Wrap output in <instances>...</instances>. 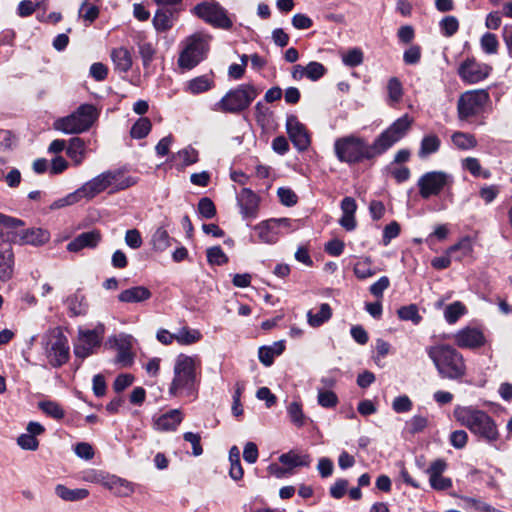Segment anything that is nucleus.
<instances>
[{"mask_svg": "<svg viewBox=\"0 0 512 512\" xmlns=\"http://www.w3.org/2000/svg\"><path fill=\"white\" fill-rule=\"evenodd\" d=\"M460 251V255L456 257L457 260H461L463 257L470 255L473 251V244L469 237L462 238L458 243L451 246L448 250V254Z\"/></svg>", "mask_w": 512, "mask_h": 512, "instance_id": "53", "label": "nucleus"}, {"mask_svg": "<svg viewBox=\"0 0 512 512\" xmlns=\"http://www.w3.org/2000/svg\"><path fill=\"white\" fill-rule=\"evenodd\" d=\"M353 271L355 276L360 280L370 278L376 274V270L372 267V263L369 258L357 261L354 265Z\"/></svg>", "mask_w": 512, "mask_h": 512, "instance_id": "48", "label": "nucleus"}, {"mask_svg": "<svg viewBox=\"0 0 512 512\" xmlns=\"http://www.w3.org/2000/svg\"><path fill=\"white\" fill-rule=\"evenodd\" d=\"M200 361L197 357L186 354H179L175 359L173 368V379L169 386L171 396H196L198 391L199 379L197 368Z\"/></svg>", "mask_w": 512, "mask_h": 512, "instance_id": "3", "label": "nucleus"}, {"mask_svg": "<svg viewBox=\"0 0 512 512\" xmlns=\"http://www.w3.org/2000/svg\"><path fill=\"white\" fill-rule=\"evenodd\" d=\"M258 95L259 90L253 84H241L230 89L220 101L215 104V109L224 113H241L250 107Z\"/></svg>", "mask_w": 512, "mask_h": 512, "instance_id": "6", "label": "nucleus"}, {"mask_svg": "<svg viewBox=\"0 0 512 512\" xmlns=\"http://www.w3.org/2000/svg\"><path fill=\"white\" fill-rule=\"evenodd\" d=\"M413 119L404 114L385 129L372 144L354 134L340 137L334 142V152L339 161L356 164L372 160L399 142L409 131Z\"/></svg>", "mask_w": 512, "mask_h": 512, "instance_id": "1", "label": "nucleus"}, {"mask_svg": "<svg viewBox=\"0 0 512 512\" xmlns=\"http://www.w3.org/2000/svg\"><path fill=\"white\" fill-rule=\"evenodd\" d=\"M240 214L244 220H254L258 216L259 197L249 188H243L236 196Z\"/></svg>", "mask_w": 512, "mask_h": 512, "instance_id": "16", "label": "nucleus"}, {"mask_svg": "<svg viewBox=\"0 0 512 512\" xmlns=\"http://www.w3.org/2000/svg\"><path fill=\"white\" fill-rule=\"evenodd\" d=\"M85 148V142L79 137H74L70 139L66 152L74 163L79 165L85 158Z\"/></svg>", "mask_w": 512, "mask_h": 512, "instance_id": "41", "label": "nucleus"}, {"mask_svg": "<svg viewBox=\"0 0 512 512\" xmlns=\"http://www.w3.org/2000/svg\"><path fill=\"white\" fill-rule=\"evenodd\" d=\"M285 350L284 341L274 342L270 346H262L259 348L258 357L260 362L265 366H271L274 362V358L279 356Z\"/></svg>", "mask_w": 512, "mask_h": 512, "instance_id": "30", "label": "nucleus"}, {"mask_svg": "<svg viewBox=\"0 0 512 512\" xmlns=\"http://www.w3.org/2000/svg\"><path fill=\"white\" fill-rule=\"evenodd\" d=\"M55 494L64 501H80L89 496V491L85 488L70 489L65 485L58 484L55 487Z\"/></svg>", "mask_w": 512, "mask_h": 512, "instance_id": "32", "label": "nucleus"}, {"mask_svg": "<svg viewBox=\"0 0 512 512\" xmlns=\"http://www.w3.org/2000/svg\"><path fill=\"white\" fill-rule=\"evenodd\" d=\"M105 174L108 177L109 186L114 191L124 190L135 183L131 177H125L120 170L105 171Z\"/></svg>", "mask_w": 512, "mask_h": 512, "instance_id": "34", "label": "nucleus"}, {"mask_svg": "<svg viewBox=\"0 0 512 512\" xmlns=\"http://www.w3.org/2000/svg\"><path fill=\"white\" fill-rule=\"evenodd\" d=\"M198 160L199 153L192 146H187L171 156V161L180 169L195 164Z\"/></svg>", "mask_w": 512, "mask_h": 512, "instance_id": "28", "label": "nucleus"}, {"mask_svg": "<svg viewBox=\"0 0 512 512\" xmlns=\"http://www.w3.org/2000/svg\"><path fill=\"white\" fill-rule=\"evenodd\" d=\"M317 402L323 408H334L339 400L331 390L317 389Z\"/></svg>", "mask_w": 512, "mask_h": 512, "instance_id": "52", "label": "nucleus"}, {"mask_svg": "<svg viewBox=\"0 0 512 512\" xmlns=\"http://www.w3.org/2000/svg\"><path fill=\"white\" fill-rule=\"evenodd\" d=\"M64 304L71 317L84 316L89 309L86 296L81 292V289H77L73 294L67 296Z\"/></svg>", "mask_w": 512, "mask_h": 512, "instance_id": "22", "label": "nucleus"}, {"mask_svg": "<svg viewBox=\"0 0 512 512\" xmlns=\"http://www.w3.org/2000/svg\"><path fill=\"white\" fill-rule=\"evenodd\" d=\"M398 316L400 319L405 321L410 320L414 324H419L422 320V317L419 315L418 308L414 304L401 307L398 310Z\"/></svg>", "mask_w": 512, "mask_h": 512, "instance_id": "56", "label": "nucleus"}, {"mask_svg": "<svg viewBox=\"0 0 512 512\" xmlns=\"http://www.w3.org/2000/svg\"><path fill=\"white\" fill-rule=\"evenodd\" d=\"M100 240L101 234L98 231L83 232L67 244V250L79 252L84 248H95Z\"/></svg>", "mask_w": 512, "mask_h": 512, "instance_id": "21", "label": "nucleus"}, {"mask_svg": "<svg viewBox=\"0 0 512 512\" xmlns=\"http://www.w3.org/2000/svg\"><path fill=\"white\" fill-rule=\"evenodd\" d=\"M340 208L342 211V216L339 219V224L347 231H353L357 222L355 219V213L357 210V204L354 198L352 197H344L341 201Z\"/></svg>", "mask_w": 512, "mask_h": 512, "instance_id": "20", "label": "nucleus"}, {"mask_svg": "<svg viewBox=\"0 0 512 512\" xmlns=\"http://www.w3.org/2000/svg\"><path fill=\"white\" fill-rule=\"evenodd\" d=\"M453 144L462 150L473 149L477 146L476 138L469 133L455 132L452 137Z\"/></svg>", "mask_w": 512, "mask_h": 512, "instance_id": "44", "label": "nucleus"}, {"mask_svg": "<svg viewBox=\"0 0 512 512\" xmlns=\"http://www.w3.org/2000/svg\"><path fill=\"white\" fill-rule=\"evenodd\" d=\"M492 71V67L485 63H479L475 59H466L458 68L459 77L467 84H476L486 79Z\"/></svg>", "mask_w": 512, "mask_h": 512, "instance_id": "13", "label": "nucleus"}, {"mask_svg": "<svg viewBox=\"0 0 512 512\" xmlns=\"http://www.w3.org/2000/svg\"><path fill=\"white\" fill-rule=\"evenodd\" d=\"M453 182V176L445 171L435 170L426 172L417 181L419 195L423 199L437 196L445 188H450Z\"/></svg>", "mask_w": 512, "mask_h": 512, "instance_id": "9", "label": "nucleus"}, {"mask_svg": "<svg viewBox=\"0 0 512 512\" xmlns=\"http://www.w3.org/2000/svg\"><path fill=\"white\" fill-rule=\"evenodd\" d=\"M111 59L115 69L119 72H128L132 67V55L125 47L114 48L111 51Z\"/></svg>", "mask_w": 512, "mask_h": 512, "instance_id": "29", "label": "nucleus"}, {"mask_svg": "<svg viewBox=\"0 0 512 512\" xmlns=\"http://www.w3.org/2000/svg\"><path fill=\"white\" fill-rule=\"evenodd\" d=\"M6 238L11 243L19 245H33L40 246L45 244L50 239L48 231L41 228H31L22 231H12L6 233Z\"/></svg>", "mask_w": 512, "mask_h": 512, "instance_id": "14", "label": "nucleus"}, {"mask_svg": "<svg viewBox=\"0 0 512 512\" xmlns=\"http://www.w3.org/2000/svg\"><path fill=\"white\" fill-rule=\"evenodd\" d=\"M342 62L347 67H357L363 63L364 54L359 48L349 49L341 54Z\"/></svg>", "mask_w": 512, "mask_h": 512, "instance_id": "49", "label": "nucleus"}, {"mask_svg": "<svg viewBox=\"0 0 512 512\" xmlns=\"http://www.w3.org/2000/svg\"><path fill=\"white\" fill-rule=\"evenodd\" d=\"M286 130L296 149L304 151L309 147L310 137L308 132L295 115H289L287 117Z\"/></svg>", "mask_w": 512, "mask_h": 512, "instance_id": "17", "label": "nucleus"}, {"mask_svg": "<svg viewBox=\"0 0 512 512\" xmlns=\"http://www.w3.org/2000/svg\"><path fill=\"white\" fill-rule=\"evenodd\" d=\"M207 261L211 265H223L228 262V257L220 246H213L207 249Z\"/></svg>", "mask_w": 512, "mask_h": 512, "instance_id": "55", "label": "nucleus"}, {"mask_svg": "<svg viewBox=\"0 0 512 512\" xmlns=\"http://www.w3.org/2000/svg\"><path fill=\"white\" fill-rule=\"evenodd\" d=\"M17 444L24 450L35 451L38 449L39 442L34 437V435H30L28 433L21 434L17 438Z\"/></svg>", "mask_w": 512, "mask_h": 512, "instance_id": "64", "label": "nucleus"}, {"mask_svg": "<svg viewBox=\"0 0 512 512\" xmlns=\"http://www.w3.org/2000/svg\"><path fill=\"white\" fill-rule=\"evenodd\" d=\"M101 0H84L80 5L78 15L84 21L92 23L99 16V5Z\"/></svg>", "mask_w": 512, "mask_h": 512, "instance_id": "36", "label": "nucleus"}, {"mask_svg": "<svg viewBox=\"0 0 512 512\" xmlns=\"http://www.w3.org/2000/svg\"><path fill=\"white\" fill-rule=\"evenodd\" d=\"M104 487L117 497H129L135 491L134 483L111 474L106 477Z\"/></svg>", "mask_w": 512, "mask_h": 512, "instance_id": "19", "label": "nucleus"}, {"mask_svg": "<svg viewBox=\"0 0 512 512\" xmlns=\"http://www.w3.org/2000/svg\"><path fill=\"white\" fill-rule=\"evenodd\" d=\"M198 211L203 218L211 219L216 215V208L210 198L203 197L199 200Z\"/></svg>", "mask_w": 512, "mask_h": 512, "instance_id": "60", "label": "nucleus"}, {"mask_svg": "<svg viewBox=\"0 0 512 512\" xmlns=\"http://www.w3.org/2000/svg\"><path fill=\"white\" fill-rule=\"evenodd\" d=\"M280 202L285 206H293L297 203L298 197L290 188L280 187L277 190Z\"/></svg>", "mask_w": 512, "mask_h": 512, "instance_id": "62", "label": "nucleus"}, {"mask_svg": "<svg viewBox=\"0 0 512 512\" xmlns=\"http://www.w3.org/2000/svg\"><path fill=\"white\" fill-rule=\"evenodd\" d=\"M490 101V95L485 89L469 90L462 93L458 99L457 111L462 120L478 115Z\"/></svg>", "mask_w": 512, "mask_h": 512, "instance_id": "10", "label": "nucleus"}, {"mask_svg": "<svg viewBox=\"0 0 512 512\" xmlns=\"http://www.w3.org/2000/svg\"><path fill=\"white\" fill-rule=\"evenodd\" d=\"M461 507L473 512H502L478 498L461 497Z\"/></svg>", "mask_w": 512, "mask_h": 512, "instance_id": "40", "label": "nucleus"}, {"mask_svg": "<svg viewBox=\"0 0 512 512\" xmlns=\"http://www.w3.org/2000/svg\"><path fill=\"white\" fill-rule=\"evenodd\" d=\"M332 317V308L327 303H322L318 312L309 310L307 312V322L311 327H319Z\"/></svg>", "mask_w": 512, "mask_h": 512, "instance_id": "33", "label": "nucleus"}, {"mask_svg": "<svg viewBox=\"0 0 512 512\" xmlns=\"http://www.w3.org/2000/svg\"><path fill=\"white\" fill-rule=\"evenodd\" d=\"M440 145L441 141L437 135H425L421 140L418 156L424 159L429 155L436 153L439 150Z\"/></svg>", "mask_w": 512, "mask_h": 512, "instance_id": "38", "label": "nucleus"}, {"mask_svg": "<svg viewBox=\"0 0 512 512\" xmlns=\"http://www.w3.org/2000/svg\"><path fill=\"white\" fill-rule=\"evenodd\" d=\"M14 271V253L10 241L0 242V280L11 279Z\"/></svg>", "mask_w": 512, "mask_h": 512, "instance_id": "18", "label": "nucleus"}, {"mask_svg": "<svg viewBox=\"0 0 512 512\" xmlns=\"http://www.w3.org/2000/svg\"><path fill=\"white\" fill-rule=\"evenodd\" d=\"M108 473L96 469H87L82 472L81 479L89 483H97L104 486Z\"/></svg>", "mask_w": 512, "mask_h": 512, "instance_id": "58", "label": "nucleus"}, {"mask_svg": "<svg viewBox=\"0 0 512 512\" xmlns=\"http://www.w3.org/2000/svg\"><path fill=\"white\" fill-rule=\"evenodd\" d=\"M450 444L456 449H463L468 442V434L464 430H455L450 434Z\"/></svg>", "mask_w": 512, "mask_h": 512, "instance_id": "63", "label": "nucleus"}, {"mask_svg": "<svg viewBox=\"0 0 512 512\" xmlns=\"http://www.w3.org/2000/svg\"><path fill=\"white\" fill-rule=\"evenodd\" d=\"M278 223L274 219L262 221L254 226L258 240L263 243L273 244L278 241L280 231H277Z\"/></svg>", "mask_w": 512, "mask_h": 512, "instance_id": "25", "label": "nucleus"}, {"mask_svg": "<svg viewBox=\"0 0 512 512\" xmlns=\"http://www.w3.org/2000/svg\"><path fill=\"white\" fill-rule=\"evenodd\" d=\"M480 46L486 54H496L499 48L497 36L493 33H485L480 39Z\"/></svg>", "mask_w": 512, "mask_h": 512, "instance_id": "54", "label": "nucleus"}, {"mask_svg": "<svg viewBox=\"0 0 512 512\" xmlns=\"http://www.w3.org/2000/svg\"><path fill=\"white\" fill-rule=\"evenodd\" d=\"M306 77L311 81H317L326 73V68L319 62H309L306 66Z\"/></svg>", "mask_w": 512, "mask_h": 512, "instance_id": "61", "label": "nucleus"}, {"mask_svg": "<svg viewBox=\"0 0 512 512\" xmlns=\"http://www.w3.org/2000/svg\"><path fill=\"white\" fill-rule=\"evenodd\" d=\"M176 341L180 345H192L202 339V333L198 329L183 326L175 332Z\"/></svg>", "mask_w": 512, "mask_h": 512, "instance_id": "35", "label": "nucleus"}, {"mask_svg": "<svg viewBox=\"0 0 512 512\" xmlns=\"http://www.w3.org/2000/svg\"><path fill=\"white\" fill-rule=\"evenodd\" d=\"M209 49V37L202 34L189 36L183 45L178 58V65L182 69L190 70L197 66L205 57Z\"/></svg>", "mask_w": 512, "mask_h": 512, "instance_id": "8", "label": "nucleus"}, {"mask_svg": "<svg viewBox=\"0 0 512 512\" xmlns=\"http://www.w3.org/2000/svg\"><path fill=\"white\" fill-rule=\"evenodd\" d=\"M109 187L108 177H106L105 172H103L83 184L80 190L84 198L90 200Z\"/></svg>", "mask_w": 512, "mask_h": 512, "instance_id": "26", "label": "nucleus"}, {"mask_svg": "<svg viewBox=\"0 0 512 512\" xmlns=\"http://www.w3.org/2000/svg\"><path fill=\"white\" fill-rule=\"evenodd\" d=\"M132 341V336L124 335L116 343L117 355L115 361L123 367L131 365L133 361V354L131 352Z\"/></svg>", "mask_w": 512, "mask_h": 512, "instance_id": "27", "label": "nucleus"}, {"mask_svg": "<svg viewBox=\"0 0 512 512\" xmlns=\"http://www.w3.org/2000/svg\"><path fill=\"white\" fill-rule=\"evenodd\" d=\"M279 461L288 469L290 474L296 467H307L311 463L310 456L307 454H297L294 451H289L279 457Z\"/></svg>", "mask_w": 512, "mask_h": 512, "instance_id": "31", "label": "nucleus"}, {"mask_svg": "<svg viewBox=\"0 0 512 512\" xmlns=\"http://www.w3.org/2000/svg\"><path fill=\"white\" fill-rule=\"evenodd\" d=\"M152 246L156 251H164L170 246L171 238L165 227H158L152 235Z\"/></svg>", "mask_w": 512, "mask_h": 512, "instance_id": "42", "label": "nucleus"}, {"mask_svg": "<svg viewBox=\"0 0 512 512\" xmlns=\"http://www.w3.org/2000/svg\"><path fill=\"white\" fill-rule=\"evenodd\" d=\"M466 307L460 301H455L444 310V318L449 324H454L458 319L466 313Z\"/></svg>", "mask_w": 512, "mask_h": 512, "instance_id": "45", "label": "nucleus"}, {"mask_svg": "<svg viewBox=\"0 0 512 512\" xmlns=\"http://www.w3.org/2000/svg\"><path fill=\"white\" fill-rule=\"evenodd\" d=\"M152 123L147 117L139 118L130 130V135L134 139H143L151 131Z\"/></svg>", "mask_w": 512, "mask_h": 512, "instance_id": "47", "label": "nucleus"}, {"mask_svg": "<svg viewBox=\"0 0 512 512\" xmlns=\"http://www.w3.org/2000/svg\"><path fill=\"white\" fill-rule=\"evenodd\" d=\"M213 81L207 76H199L187 83V91L191 94H199L211 89Z\"/></svg>", "mask_w": 512, "mask_h": 512, "instance_id": "43", "label": "nucleus"}, {"mask_svg": "<svg viewBox=\"0 0 512 512\" xmlns=\"http://www.w3.org/2000/svg\"><path fill=\"white\" fill-rule=\"evenodd\" d=\"M82 199H85V198H84L80 188H78L74 192L69 193L64 197L55 200L50 205V209L57 210V209H61V208L67 207V206H71V205H74V204L80 202Z\"/></svg>", "mask_w": 512, "mask_h": 512, "instance_id": "46", "label": "nucleus"}, {"mask_svg": "<svg viewBox=\"0 0 512 512\" xmlns=\"http://www.w3.org/2000/svg\"><path fill=\"white\" fill-rule=\"evenodd\" d=\"M103 333V325H99L93 330H79L78 340L74 346L75 356L85 359L93 354L94 350L101 344Z\"/></svg>", "mask_w": 512, "mask_h": 512, "instance_id": "12", "label": "nucleus"}, {"mask_svg": "<svg viewBox=\"0 0 512 512\" xmlns=\"http://www.w3.org/2000/svg\"><path fill=\"white\" fill-rule=\"evenodd\" d=\"M41 346L48 363L59 368L70 358L68 338L60 327L47 330L41 337Z\"/></svg>", "mask_w": 512, "mask_h": 512, "instance_id": "5", "label": "nucleus"}, {"mask_svg": "<svg viewBox=\"0 0 512 512\" xmlns=\"http://www.w3.org/2000/svg\"><path fill=\"white\" fill-rule=\"evenodd\" d=\"M453 339L459 348L477 349L485 345L486 338L482 330L476 327H464L458 330Z\"/></svg>", "mask_w": 512, "mask_h": 512, "instance_id": "15", "label": "nucleus"}, {"mask_svg": "<svg viewBox=\"0 0 512 512\" xmlns=\"http://www.w3.org/2000/svg\"><path fill=\"white\" fill-rule=\"evenodd\" d=\"M429 358L442 378L457 380L465 376L466 365L463 355L455 348L446 344H438L426 348Z\"/></svg>", "mask_w": 512, "mask_h": 512, "instance_id": "4", "label": "nucleus"}, {"mask_svg": "<svg viewBox=\"0 0 512 512\" xmlns=\"http://www.w3.org/2000/svg\"><path fill=\"white\" fill-rule=\"evenodd\" d=\"M287 413L291 422L297 427H302L305 424L306 417L302 411V406L299 402H291L287 407Z\"/></svg>", "mask_w": 512, "mask_h": 512, "instance_id": "50", "label": "nucleus"}, {"mask_svg": "<svg viewBox=\"0 0 512 512\" xmlns=\"http://www.w3.org/2000/svg\"><path fill=\"white\" fill-rule=\"evenodd\" d=\"M40 409L55 419H61L64 417V411L61 406L53 401H43L39 403Z\"/></svg>", "mask_w": 512, "mask_h": 512, "instance_id": "59", "label": "nucleus"}, {"mask_svg": "<svg viewBox=\"0 0 512 512\" xmlns=\"http://www.w3.org/2000/svg\"><path fill=\"white\" fill-rule=\"evenodd\" d=\"M152 22L158 32H165L171 29L174 24L173 13L170 10L158 9Z\"/></svg>", "mask_w": 512, "mask_h": 512, "instance_id": "39", "label": "nucleus"}, {"mask_svg": "<svg viewBox=\"0 0 512 512\" xmlns=\"http://www.w3.org/2000/svg\"><path fill=\"white\" fill-rule=\"evenodd\" d=\"M138 51L144 68H148L154 60L156 49L152 43L143 41L138 43Z\"/></svg>", "mask_w": 512, "mask_h": 512, "instance_id": "51", "label": "nucleus"}, {"mask_svg": "<svg viewBox=\"0 0 512 512\" xmlns=\"http://www.w3.org/2000/svg\"><path fill=\"white\" fill-rule=\"evenodd\" d=\"M183 420V414L179 409H172L154 420V427L159 431H174Z\"/></svg>", "mask_w": 512, "mask_h": 512, "instance_id": "24", "label": "nucleus"}, {"mask_svg": "<svg viewBox=\"0 0 512 512\" xmlns=\"http://www.w3.org/2000/svg\"><path fill=\"white\" fill-rule=\"evenodd\" d=\"M440 28L444 36L451 37L459 29V22L455 16H446L440 22Z\"/></svg>", "mask_w": 512, "mask_h": 512, "instance_id": "57", "label": "nucleus"}, {"mask_svg": "<svg viewBox=\"0 0 512 512\" xmlns=\"http://www.w3.org/2000/svg\"><path fill=\"white\" fill-rule=\"evenodd\" d=\"M98 118V111L92 104H82L68 116L57 119L54 128L65 134H80L87 131Z\"/></svg>", "mask_w": 512, "mask_h": 512, "instance_id": "7", "label": "nucleus"}, {"mask_svg": "<svg viewBox=\"0 0 512 512\" xmlns=\"http://www.w3.org/2000/svg\"><path fill=\"white\" fill-rule=\"evenodd\" d=\"M387 103L389 106H395L403 98L404 90L401 81L397 77H391L387 83Z\"/></svg>", "mask_w": 512, "mask_h": 512, "instance_id": "37", "label": "nucleus"}, {"mask_svg": "<svg viewBox=\"0 0 512 512\" xmlns=\"http://www.w3.org/2000/svg\"><path fill=\"white\" fill-rule=\"evenodd\" d=\"M192 12L198 18L214 27L229 29L232 26V21L228 17L227 11L218 2H201L192 9Z\"/></svg>", "mask_w": 512, "mask_h": 512, "instance_id": "11", "label": "nucleus"}, {"mask_svg": "<svg viewBox=\"0 0 512 512\" xmlns=\"http://www.w3.org/2000/svg\"><path fill=\"white\" fill-rule=\"evenodd\" d=\"M152 296L151 291L145 286H133L120 292L118 301L127 304L143 303Z\"/></svg>", "mask_w": 512, "mask_h": 512, "instance_id": "23", "label": "nucleus"}, {"mask_svg": "<svg viewBox=\"0 0 512 512\" xmlns=\"http://www.w3.org/2000/svg\"><path fill=\"white\" fill-rule=\"evenodd\" d=\"M453 415L456 421L466 427L478 440L494 445L500 439L498 426L487 412L472 406H456Z\"/></svg>", "mask_w": 512, "mask_h": 512, "instance_id": "2", "label": "nucleus"}]
</instances>
